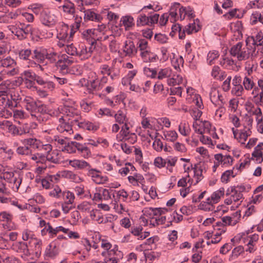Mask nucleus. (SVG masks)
Masks as SVG:
<instances>
[{
  "label": "nucleus",
  "instance_id": "nucleus-62",
  "mask_svg": "<svg viewBox=\"0 0 263 263\" xmlns=\"http://www.w3.org/2000/svg\"><path fill=\"white\" fill-rule=\"evenodd\" d=\"M178 130L181 135L186 137L189 135L191 129L188 123L181 122L178 126Z\"/></svg>",
  "mask_w": 263,
  "mask_h": 263
},
{
  "label": "nucleus",
  "instance_id": "nucleus-4",
  "mask_svg": "<svg viewBox=\"0 0 263 263\" xmlns=\"http://www.w3.org/2000/svg\"><path fill=\"white\" fill-rule=\"evenodd\" d=\"M159 18V14L157 13H148L147 14L144 12H140L137 20L136 25L137 27L148 26L150 27L157 24Z\"/></svg>",
  "mask_w": 263,
  "mask_h": 263
},
{
  "label": "nucleus",
  "instance_id": "nucleus-46",
  "mask_svg": "<svg viewBox=\"0 0 263 263\" xmlns=\"http://www.w3.org/2000/svg\"><path fill=\"white\" fill-rule=\"evenodd\" d=\"M115 120L119 124H123L124 125L128 124V119L126 116L125 111L119 110L115 114L114 113V116Z\"/></svg>",
  "mask_w": 263,
  "mask_h": 263
},
{
  "label": "nucleus",
  "instance_id": "nucleus-54",
  "mask_svg": "<svg viewBox=\"0 0 263 263\" xmlns=\"http://www.w3.org/2000/svg\"><path fill=\"white\" fill-rule=\"evenodd\" d=\"M253 123V119L251 116H249L248 114H246L243 118L242 120V125L244 130H249L251 131Z\"/></svg>",
  "mask_w": 263,
  "mask_h": 263
},
{
  "label": "nucleus",
  "instance_id": "nucleus-29",
  "mask_svg": "<svg viewBox=\"0 0 263 263\" xmlns=\"http://www.w3.org/2000/svg\"><path fill=\"white\" fill-rule=\"evenodd\" d=\"M123 52L126 56L132 57L136 54L137 52V49L136 48L133 41L128 40L126 41L124 43Z\"/></svg>",
  "mask_w": 263,
  "mask_h": 263
},
{
  "label": "nucleus",
  "instance_id": "nucleus-55",
  "mask_svg": "<svg viewBox=\"0 0 263 263\" xmlns=\"http://www.w3.org/2000/svg\"><path fill=\"white\" fill-rule=\"evenodd\" d=\"M8 29L20 40H23L25 38L22 30L19 28L18 26L10 25L8 26Z\"/></svg>",
  "mask_w": 263,
  "mask_h": 263
},
{
  "label": "nucleus",
  "instance_id": "nucleus-63",
  "mask_svg": "<svg viewBox=\"0 0 263 263\" xmlns=\"http://www.w3.org/2000/svg\"><path fill=\"white\" fill-rule=\"evenodd\" d=\"M101 193L103 200L108 201L111 199V196L115 197L114 194L116 191L112 189H106L102 187Z\"/></svg>",
  "mask_w": 263,
  "mask_h": 263
},
{
  "label": "nucleus",
  "instance_id": "nucleus-64",
  "mask_svg": "<svg viewBox=\"0 0 263 263\" xmlns=\"http://www.w3.org/2000/svg\"><path fill=\"white\" fill-rule=\"evenodd\" d=\"M135 167L132 164L126 163L125 165L119 170V173L123 177L126 176L130 172H133Z\"/></svg>",
  "mask_w": 263,
  "mask_h": 263
},
{
  "label": "nucleus",
  "instance_id": "nucleus-53",
  "mask_svg": "<svg viewBox=\"0 0 263 263\" xmlns=\"http://www.w3.org/2000/svg\"><path fill=\"white\" fill-rule=\"evenodd\" d=\"M22 178L17 175H16L9 184L8 186L14 192H17L22 183Z\"/></svg>",
  "mask_w": 263,
  "mask_h": 263
},
{
  "label": "nucleus",
  "instance_id": "nucleus-3",
  "mask_svg": "<svg viewBox=\"0 0 263 263\" xmlns=\"http://www.w3.org/2000/svg\"><path fill=\"white\" fill-rule=\"evenodd\" d=\"M1 66L4 68L1 71V74L7 77H12L19 72L18 68L15 61L10 57L1 59L0 58Z\"/></svg>",
  "mask_w": 263,
  "mask_h": 263
},
{
  "label": "nucleus",
  "instance_id": "nucleus-32",
  "mask_svg": "<svg viewBox=\"0 0 263 263\" xmlns=\"http://www.w3.org/2000/svg\"><path fill=\"white\" fill-rule=\"evenodd\" d=\"M194 176L192 179L191 184L196 185L203 178L202 175V168L199 165H195L193 167Z\"/></svg>",
  "mask_w": 263,
  "mask_h": 263
},
{
  "label": "nucleus",
  "instance_id": "nucleus-36",
  "mask_svg": "<svg viewBox=\"0 0 263 263\" xmlns=\"http://www.w3.org/2000/svg\"><path fill=\"white\" fill-rule=\"evenodd\" d=\"M75 124L77 125L79 128L88 130L95 131L98 128V126L94 125L91 122L83 120L82 119L81 117L80 119L79 120V121L77 122Z\"/></svg>",
  "mask_w": 263,
  "mask_h": 263
},
{
  "label": "nucleus",
  "instance_id": "nucleus-11",
  "mask_svg": "<svg viewBox=\"0 0 263 263\" xmlns=\"http://www.w3.org/2000/svg\"><path fill=\"white\" fill-rule=\"evenodd\" d=\"M211 101L215 106L221 105L224 103L223 97L220 93L219 90L215 87H212L210 91Z\"/></svg>",
  "mask_w": 263,
  "mask_h": 263
},
{
  "label": "nucleus",
  "instance_id": "nucleus-47",
  "mask_svg": "<svg viewBox=\"0 0 263 263\" xmlns=\"http://www.w3.org/2000/svg\"><path fill=\"white\" fill-rule=\"evenodd\" d=\"M28 9H30L35 15H42L47 10L45 9L44 5L41 3H33L29 5Z\"/></svg>",
  "mask_w": 263,
  "mask_h": 263
},
{
  "label": "nucleus",
  "instance_id": "nucleus-52",
  "mask_svg": "<svg viewBox=\"0 0 263 263\" xmlns=\"http://www.w3.org/2000/svg\"><path fill=\"white\" fill-rule=\"evenodd\" d=\"M177 161L176 157L168 156L165 159V167L171 173L173 172V167L176 165Z\"/></svg>",
  "mask_w": 263,
  "mask_h": 263
},
{
  "label": "nucleus",
  "instance_id": "nucleus-24",
  "mask_svg": "<svg viewBox=\"0 0 263 263\" xmlns=\"http://www.w3.org/2000/svg\"><path fill=\"white\" fill-rule=\"evenodd\" d=\"M47 49L43 47H38L33 51L32 58L39 63H44L46 61Z\"/></svg>",
  "mask_w": 263,
  "mask_h": 263
},
{
  "label": "nucleus",
  "instance_id": "nucleus-13",
  "mask_svg": "<svg viewBox=\"0 0 263 263\" xmlns=\"http://www.w3.org/2000/svg\"><path fill=\"white\" fill-rule=\"evenodd\" d=\"M259 236L257 234L250 235L246 239L245 242L247 243L248 248L246 251L250 253H253L257 249V243L259 239Z\"/></svg>",
  "mask_w": 263,
  "mask_h": 263
},
{
  "label": "nucleus",
  "instance_id": "nucleus-61",
  "mask_svg": "<svg viewBox=\"0 0 263 263\" xmlns=\"http://www.w3.org/2000/svg\"><path fill=\"white\" fill-rule=\"evenodd\" d=\"M166 211H167L166 210ZM165 212V211L161 212V215L160 216H156L154 220H150V224L152 225L153 227H155L164 223L166 216H163V215Z\"/></svg>",
  "mask_w": 263,
  "mask_h": 263
},
{
  "label": "nucleus",
  "instance_id": "nucleus-44",
  "mask_svg": "<svg viewBox=\"0 0 263 263\" xmlns=\"http://www.w3.org/2000/svg\"><path fill=\"white\" fill-rule=\"evenodd\" d=\"M162 138L169 142H175L178 138L177 133L174 130H164Z\"/></svg>",
  "mask_w": 263,
  "mask_h": 263
},
{
  "label": "nucleus",
  "instance_id": "nucleus-1",
  "mask_svg": "<svg viewBox=\"0 0 263 263\" xmlns=\"http://www.w3.org/2000/svg\"><path fill=\"white\" fill-rule=\"evenodd\" d=\"M62 117L75 124L81 118V112L74 101L71 100H66L62 106Z\"/></svg>",
  "mask_w": 263,
  "mask_h": 263
},
{
  "label": "nucleus",
  "instance_id": "nucleus-16",
  "mask_svg": "<svg viewBox=\"0 0 263 263\" xmlns=\"http://www.w3.org/2000/svg\"><path fill=\"white\" fill-rule=\"evenodd\" d=\"M7 8L3 5L0 4V12L3 13L0 15V23L8 24L10 23L12 19L16 17V15L12 12H6Z\"/></svg>",
  "mask_w": 263,
  "mask_h": 263
},
{
  "label": "nucleus",
  "instance_id": "nucleus-26",
  "mask_svg": "<svg viewBox=\"0 0 263 263\" xmlns=\"http://www.w3.org/2000/svg\"><path fill=\"white\" fill-rule=\"evenodd\" d=\"M263 142H260L254 148V150L252 154V158L255 160L256 163H260L263 161Z\"/></svg>",
  "mask_w": 263,
  "mask_h": 263
},
{
  "label": "nucleus",
  "instance_id": "nucleus-50",
  "mask_svg": "<svg viewBox=\"0 0 263 263\" xmlns=\"http://www.w3.org/2000/svg\"><path fill=\"white\" fill-rule=\"evenodd\" d=\"M62 7L63 11L67 14L73 15L75 13L74 5L69 0H64Z\"/></svg>",
  "mask_w": 263,
  "mask_h": 263
},
{
  "label": "nucleus",
  "instance_id": "nucleus-18",
  "mask_svg": "<svg viewBox=\"0 0 263 263\" xmlns=\"http://www.w3.org/2000/svg\"><path fill=\"white\" fill-rule=\"evenodd\" d=\"M69 27L68 25L63 22H60L56 27V37L59 40L67 39Z\"/></svg>",
  "mask_w": 263,
  "mask_h": 263
},
{
  "label": "nucleus",
  "instance_id": "nucleus-7",
  "mask_svg": "<svg viewBox=\"0 0 263 263\" xmlns=\"http://www.w3.org/2000/svg\"><path fill=\"white\" fill-rule=\"evenodd\" d=\"M40 21L42 25L49 28L53 27L57 23L56 16L48 10L40 16Z\"/></svg>",
  "mask_w": 263,
  "mask_h": 263
},
{
  "label": "nucleus",
  "instance_id": "nucleus-37",
  "mask_svg": "<svg viewBox=\"0 0 263 263\" xmlns=\"http://www.w3.org/2000/svg\"><path fill=\"white\" fill-rule=\"evenodd\" d=\"M61 172L63 177L75 183H80L83 181V179L82 177L78 174H74L72 171L65 170Z\"/></svg>",
  "mask_w": 263,
  "mask_h": 263
},
{
  "label": "nucleus",
  "instance_id": "nucleus-59",
  "mask_svg": "<svg viewBox=\"0 0 263 263\" xmlns=\"http://www.w3.org/2000/svg\"><path fill=\"white\" fill-rule=\"evenodd\" d=\"M18 26L21 30H22L25 38L27 37L29 34H31V35H32L33 27L31 25L20 23Z\"/></svg>",
  "mask_w": 263,
  "mask_h": 263
},
{
  "label": "nucleus",
  "instance_id": "nucleus-57",
  "mask_svg": "<svg viewBox=\"0 0 263 263\" xmlns=\"http://www.w3.org/2000/svg\"><path fill=\"white\" fill-rule=\"evenodd\" d=\"M78 142L76 141H71L67 142L66 145L64 146V148L62 151L67 152L69 154H72L76 153L77 148V145Z\"/></svg>",
  "mask_w": 263,
  "mask_h": 263
},
{
  "label": "nucleus",
  "instance_id": "nucleus-8",
  "mask_svg": "<svg viewBox=\"0 0 263 263\" xmlns=\"http://www.w3.org/2000/svg\"><path fill=\"white\" fill-rule=\"evenodd\" d=\"M87 175L91 178L94 183L98 184H104L109 181L107 176L102 175L100 172L96 169H89Z\"/></svg>",
  "mask_w": 263,
  "mask_h": 263
},
{
  "label": "nucleus",
  "instance_id": "nucleus-39",
  "mask_svg": "<svg viewBox=\"0 0 263 263\" xmlns=\"http://www.w3.org/2000/svg\"><path fill=\"white\" fill-rule=\"evenodd\" d=\"M211 76L215 79L219 81L223 80L227 77L226 72L221 70L218 66H214L212 69Z\"/></svg>",
  "mask_w": 263,
  "mask_h": 263
},
{
  "label": "nucleus",
  "instance_id": "nucleus-25",
  "mask_svg": "<svg viewBox=\"0 0 263 263\" xmlns=\"http://www.w3.org/2000/svg\"><path fill=\"white\" fill-rule=\"evenodd\" d=\"M32 35L40 39H45L52 37L53 33L46 29H40L38 27H33Z\"/></svg>",
  "mask_w": 263,
  "mask_h": 263
},
{
  "label": "nucleus",
  "instance_id": "nucleus-19",
  "mask_svg": "<svg viewBox=\"0 0 263 263\" xmlns=\"http://www.w3.org/2000/svg\"><path fill=\"white\" fill-rule=\"evenodd\" d=\"M30 133V126L28 124H24L21 127H17L15 125L10 126V133L14 136H22Z\"/></svg>",
  "mask_w": 263,
  "mask_h": 263
},
{
  "label": "nucleus",
  "instance_id": "nucleus-23",
  "mask_svg": "<svg viewBox=\"0 0 263 263\" xmlns=\"http://www.w3.org/2000/svg\"><path fill=\"white\" fill-rule=\"evenodd\" d=\"M24 102L26 104V109L31 112V116L32 119H36L37 120H39V117L32 113L33 111L36 109L37 106L36 103L33 99L30 97L26 96L24 99Z\"/></svg>",
  "mask_w": 263,
  "mask_h": 263
},
{
  "label": "nucleus",
  "instance_id": "nucleus-60",
  "mask_svg": "<svg viewBox=\"0 0 263 263\" xmlns=\"http://www.w3.org/2000/svg\"><path fill=\"white\" fill-rule=\"evenodd\" d=\"M199 209L205 212L213 211L215 209L214 204L206 199L205 201H202L199 205Z\"/></svg>",
  "mask_w": 263,
  "mask_h": 263
},
{
  "label": "nucleus",
  "instance_id": "nucleus-58",
  "mask_svg": "<svg viewBox=\"0 0 263 263\" xmlns=\"http://www.w3.org/2000/svg\"><path fill=\"white\" fill-rule=\"evenodd\" d=\"M184 60L182 56L179 55L174 57L172 60V65L173 67L177 71L180 70V66H183Z\"/></svg>",
  "mask_w": 263,
  "mask_h": 263
},
{
  "label": "nucleus",
  "instance_id": "nucleus-40",
  "mask_svg": "<svg viewBox=\"0 0 263 263\" xmlns=\"http://www.w3.org/2000/svg\"><path fill=\"white\" fill-rule=\"evenodd\" d=\"M77 151H78L79 154L81 155L84 158H88L91 157V153L89 148L87 146L86 143L84 144L78 143Z\"/></svg>",
  "mask_w": 263,
  "mask_h": 263
},
{
  "label": "nucleus",
  "instance_id": "nucleus-27",
  "mask_svg": "<svg viewBox=\"0 0 263 263\" xmlns=\"http://www.w3.org/2000/svg\"><path fill=\"white\" fill-rule=\"evenodd\" d=\"M120 26H123L126 31L130 30L135 26L134 17L130 15L122 16L120 19Z\"/></svg>",
  "mask_w": 263,
  "mask_h": 263
},
{
  "label": "nucleus",
  "instance_id": "nucleus-28",
  "mask_svg": "<svg viewBox=\"0 0 263 263\" xmlns=\"http://www.w3.org/2000/svg\"><path fill=\"white\" fill-rule=\"evenodd\" d=\"M140 56L142 60L145 63H153L157 62L159 58L158 55L154 52L151 51V49L140 53Z\"/></svg>",
  "mask_w": 263,
  "mask_h": 263
},
{
  "label": "nucleus",
  "instance_id": "nucleus-38",
  "mask_svg": "<svg viewBox=\"0 0 263 263\" xmlns=\"http://www.w3.org/2000/svg\"><path fill=\"white\" fill-rule=\"evenodd\" d=\"M252 101L258 106H263V91L253 89L251 92Z\"/></svg>",
  "mask_w": 263,
  "mask_h": 263
},
{
  "label": "nucleus",
  "instance_id": "nucleus-15",
  "mask_svg": "<svg viewBox=\"0 0 263 263\" xmlns=\"http://www.w3.org/2000/svg\"><path fill=\"white\" fill-rule=\"evenodd\" d=\"M166 211V209L162 208H153L151 207H146L144 208L142 212L143 215L148 218L150 220H154L156 217L160 216L161 212Z\"/></svg>",
  "mask_w": 263,
  "mask_h": 263
},
{
  "label": "nucleus",
  "instance_id": "nucleus-5",
  "mask_svg": "<svg viewBox=\"0 0 263 263\" xmlns=\"http://www.w3.org/2000/svg\"><path fill=\"white\" fill-rule=\"evenodd\" d=\"M76 124H72L70 121L60 117L59 119V123L57 126V130L64 135H71L73 133L72 125Z\"/></svg>",
  "mask_w": 263,
  "mask_h": 263
},
{
  "label": "nucleus",
  "instance_id": "nucleus-20",
  "mask_svg": "<svg viewBox=\"0 0 263 263\" xmlns=\"http://www.w3.org/2000/svg\"><path fill=\"white\" fill-rule=\"evenodd\" d=\"M232 130L235 138H236L239 142L241 144H245L247 141L248 137L251 135V131L249 130H241L238 132L237 129H235L234 127L232 128Z\"/></svg>",
  "mask_w": 263,
  "mask_h": 263
},
{
  "label": "nucleus",
  "instance_id": "nucleus-12",
  "mask_svg": "<svg viewBox=\"0 0 263 263\" xmlns=\"http://www.w3.org/2000/svg\"><path fill=\"white\" fill-rule=\"evenodd\" d=\"M226 194L230 195V197L224 200V203L227 205L239 201L243 197L242 194H239L236 190H233L232 187H230V189L228 190Z\"/></svg>",
  "mask_w": 263,
  "mask_h": 263
},
{
  "label": "nucleus",
  "instance_id": "nucleus-10",
  "mask_svg": "<svg viewBox=\"0 0 263 263\" xmlns=\"http://www.w3.org/2000/svg\"><path fill=\"white\" fill-rule=\"evenodd\" d=\"M95 47L90 46L88 48L83 45H80L77 49V57H78L81 60H84L88 59L91 57V54L95 49Z\"/></svg>",
  "mask_w": 263,
  "mask_h": 263
},
{
  "label": "nucleus",
  "instance_id": "nucleus-51",
  "mask_svg": "<svg viewBox=\"0 0 263 263\" xmlns=\"http://www.w3.org/2000/svg\"><path fill=\"white\" fill-rule=\"evenodd\" d=\"M172 76V70L170 68L166 67L161 69L157 73V78L159 80L163 79H169Z\"/></svg>",
  "mask_w": 263,
  "mask_h": 263
},
{
  "label": "nucleus",
  "instance_id": "nucleus-6",
  "mask_svg": "<svg viewBox=\"0 0 263 263\" xmlns=\"http://www.w3.org/2000/svg\"><path fill=\"white\" fill-rule=\"evenodd\" d=\"M193 127L195 133L200 135L208 134L212 126L208 121H196L193 122Z\"/></svg>",
  "mask_w": 263,
  "mask_h": 263
},
{
  "label": "nucleus",
  "instance_id": "nucleus-9",
  "mask_svg": "<svg viewBox=\"0 0 263 263\" xmlns=\"http://www.w3.org/2000/svg\"><path fill=\"white\" fill-rule=\"evenodd\" d=\"M96 30L92 29H84L81 31V36L82 39L88 42L91 46L95 47L97 43V34L95 33Z\"/></svg>",
  "mask_w": 263,
  "mask_h": 263
},
{
  "label": "nucleus",
  "instance_id": "nucleus-22",
  "mask_svg": "<svg viewBox=\"0 0 263 263\" xmlns=\"http://www.w3.org/2000/svg\"><path fill=\"white\" fill-rule=\"evenodd\" d=\"M12 249L18 253H22L26 256H29L31 254L27 243L24 242H15L12 245Z\"/></svg>",
  "mask_w": 263,
  "mask_h": 263
},
{
  "label": "nucleus",
  "instance_id": "nucleus-45",
  "mask_svg": "<svg viewBox=\"0 0 263 263\" xmlns=\"http://www.w3.org/2000/svg\"><path fill=\"white\" fill-rule=\"evenodd\" d=\"M233 217L230 216H224L221 218L222 222L225 224H228L229 226H235L237 223L238 222L239 220V218L240 217V212H236Z\"/></svg>",
  "mask_w": 263,
  "mask_h": 263
},
{
  "label": "nucleus",
  "instance_id": "nucleus-2",
  "mask_svg": "<svg viewBox=\"0 0 263 263\" xmlns=\"http://www.w3.org/2000/svg\"><path fill=\"white\" fill-rule=\"evenodd\" d=\"M255 49L249 47L247 45L244 46L242 42H238L230 49L232 56L236 58L238 61H245L252 59Z\"/></svg>",
  "mask_w": 263,
  "mask_h": 263
},
{
  "label": "nucleus",
  "instance_id": "nucleus-56",
  "mask_svg": "<svg viewBox=\"0 0 263 263\" xmlns=\"http://www.w3.org/2000/svg\"><path fill=\"white\" fill-rule=\"evenodd\" d=\"M242 86L245 90L247 91L252 90L255 87V83L251 78L248 76L245 77L242 81Z\"/></svg>",
  "mask_w": 263,
  "mask_h": 263
},
{
  "label": "nucleus",
  "instance_id": "nucleus-33",
  "mask_svg": "<svg viewBox=\"0 0 263 263\" xmlns=\"http://www.w3.org/2000/svg\"><path fill=\"white\" fill-rule=\"evenodd\" d=\"M68 139L66 137H64L61 135H56L51 138V141H52L57 147L62 149L66 145Z\"/></svg>",
  "mask_w": 263,
  "mask_h": 263
},
{
  "label": "nucleus",
  "instance_id": "nucleus-41",
  "mask_svg": "<svg viewBox=\"0 0 263 263\" xmlns=\"http://www.w3.org/2000/svg\"><path fill=\"white\" fill-rule=\"evenodd\" d=\"M72 61L67 55H63L57 62V66L62 70L67 69L72 64Z\"/></svg>",
  "mask_w": 263,
  "mask_h": 263
},
{
  "label": "nucleus",
  "instance_id": "nucleus-49",
  "mask_svg": "<svg viewBox=\"0 0 263 263\" xmlns=\"http://www.w3.org/2000/svg\"><path fill=\"white\" fill-rule=\"evenodd\" d=\"M180 4L175 3L171 7L169 15L171 17V21L174 22L178 20V9Z\"/></svg>",
  "mask_w": 263,
  "mask_h": 263
},
{
  "label": "nucleus",
  "instance_id": "nucleus-21",
  "mask_svg": "<svg viewBox=\"0 0 263 263\" xmlns=\"http://www.w3.org/2000/svg\"><path fill=\"white\" fill-rule=\"evenodd\" d=\"M215 161H218L222 166L228 167L232 165L233 159L230 155H223L217 154L214 155Z\"/></svg>",
  "mask_w": 263,
  "mask_h": 263
},
{
  "label": "nucleus",
  "instance_id": "nucleus-43",
  "mask_svg": "<svg viewBox=\"0 0 263 263\" xmlns=\"http://www.w3.org/2000/svg\"><path fill=\"white\" fill-rule=\"evenodd\" d=\"M69 164L76 169L82 170L85 168H90V164L83 160L74 159L69 161Z\"/></svg>",
  "mask_w": 263,
  "mask_h": 263
},
{
  "label": "nucleus",
  "instance_id": "nucleus-30",
  "mask_svg": "<svg viewBox=\"0 0 263 263\" xmlns=\"http://www.w3.org/2000/svg\"><path fill=\"white\" fill-rule=\"evenodd\" d=\"M219 64L223 68L227 69L236 70L237 69L236 62L229 57H222Z\"/></svg>",
  "mask_w": 263,
  "mask_h": 263
},
{
  "label": "nucleus",
  "instance_id": "nucleus-34",
  "mask_svg": "<svg viewBox=\"0 0 263 263\" xmlns=\"http://www.w3.org/2000/svg\"><path fill=\"white\" fill-rule=\"evenodd\" d=\"M84 18L85 21L100 22L103 18L100 14L95 13L92 9L86 10L84 11Z\"/></svg>",
  "mask_w": 263,
  "mask_h": 263
},
{
  "label": "nucleus",
  "instance_id": "nucleus-17",
  "mask_svg": "<svg viewBox=\"0 0 263 263\" xmlns=\"http://www.w3.org/2000/svg\"><path fill=\"white\" fill-rule=\"evenodd\" d=\"M21 143L24 145H26L29 149H39L41 148V141L35 138L30 137L25 138L21 140Z\"/></svg>",
  "mask_w": 263,
  "mask_h": 263
},
{
  "label": "nucleus",
  "instance_id": "nucleus-14",
  "mask_svg": "<svg viewBox=\"0 0 263 263\" xmlns=\"http://www.w3.org/2000/svg\"><path fill=\"white\" fill-rule=\"evenodd\" d=\"M246 110L249 116H255L256 121H258L263 117L260 108L258 106H255L251 103L246 104Z\"/></svg>",
  "mask_w": 263,
  "mask_h": 263
},
{
  "label": "nucleus",
  "instance_id": "nucleus-31",
  "mask_svg": "<svg viewBox=\"0 0 263 263\" xmlns=\"http://www.w3.org/2000/svg\"><path fill=\"white\" fill-rule=\"evenodd\" d=\"M56 241L57 240H55L47 246L45 251V255L46 256L54 258L59 254V249L57 246Z\"/></svg>",
  "mask_w": 263,
  "mask_h": 263
},
{
  "label": "nucleus",
  "instance_id": "nucleus-48",
  "mask_svg": "<svg viewBox=\"0 0 263 263\" xmlns=\"http://www.w3.org/2000/svg\"><path fill=\"white\" fill-rule=\"evenodd\" d=\"M220 54L218 51L216 50H210L206 56V62L208 65H212L215 63L219 57Z\"/></svg>",
  "mask_w": 263,
  "mask_h": 263
},
{
  "label": "nucleus",
  "instance_id": "nucleus-42",
  "mask_svg": "<svg viewBox=\"0 0 263 263\" xmlns=\"http://www.w3.org/2000/svg\"><path fill=\"white\" fill-rule=\"evenodd\" d=\"M200 29L199 25V21L196 19L193 21V23H189L185 27V31L187 34H191L197 32Z\"/></svg>",
  "mask_w": 263,
  "mask_h": 263
},
{
  "label": "nucleus",
  "instance_id": "nucleus-35",
  "mask_svg": "<svg viewBox=\"0 0 263 263\" xmlns=\"http://www.w3.org/2000/svg\"><path fill=\"white\" fill-rule=\"evenodd\" d=\"M225 190L220 187L219 190L213 192L211 196L207 198V200L215 204L217 203L224 195Z\"/></svg>",
  "mask_w": 263,
  "mask_h": 263
}]
</instances>
